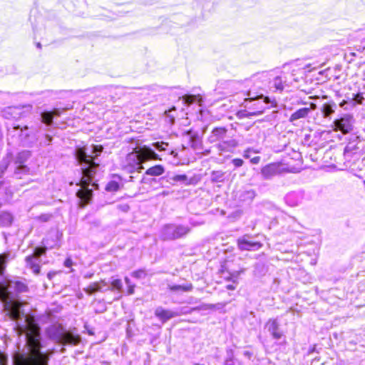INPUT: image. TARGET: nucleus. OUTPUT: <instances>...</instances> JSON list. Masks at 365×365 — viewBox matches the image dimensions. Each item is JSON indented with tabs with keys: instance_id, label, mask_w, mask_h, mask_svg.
I'll return each instance as SVG.
<instances>
[{
	"instance_id": "obj_1",
	"label": "nucleus",
	"mask_w": 365,
	"mask_h": 365,
	"mask_svg": "<svg viewBox=\"0 0 365 365\" xmlns=\"http://www.w3.org/2000/svg\"><path fill=\"white\" fill-rule=\"evenodd\" d=\"M29 291L28 284L19 277L4 278L0 281V301L4 310L11 321L16 322V327L25 332L26 343L23 349L16 354V365H48L53 351L47 349L38 326L32 328L28 326V318L21 309V294Z\"/></svg>"
},
{
	"instance_id": "obj_2",
	"label": "nucleus",
	"mask_w": 365,
	"mask_h": 365,
	"mask_svg": "<svg viewBox=\"0 0 365 365\" xmlns=\"http://www.w3.org/2000/svg\"><path fill=\"white\" fill-rule=\"evenodd\" d=\"M102 151L101 145H91V150L88 148L84 147H78L75 150V158L81 165L82 173V185L76 192V197L81 207L90 203L93 198V189L89 188V185L92 184L99 168V163L97 160Z\"/></svg>"
},
{
	"instance_id": "obj_3",
	"label": "nucleus",
	"mask_w": 365,
	"mask_h": 365,
	"mask_svg": "<svg viewBox=\"0 0 365 365\" xmlns=\"http://www.w3.org/2000/svg\"><path fill=\"white\" fill-rule=\"evenodd\" d=\"M168 145V143L158 141L152 143L151 147L143 145L135 149L127 154L125 157L123 165L124 171L131 174L140 173L144 169L143 166L144 162L160 159L159 155L155 153V150L166 151Z\"/></svg>"
},
{
	"instance_id": "obj_4",
	"label": "nucleus",
	"mask_w": 365,
	"mask_h": 365,
	"mask_svg": "<svg viewBox=\"0 0 365 365\" xmlns=\"http://www.w3.org/2000/svg\"><path fill=\"white\" fill-rule=\"evenodd\" d=\"M247 85L253 83L254 88L264 90L268 85L269 90L273 92L282 93L285 86H289L287 77L284 74L277 76L271 79V74L267 71L257 73L250 78L245 80Z\"/></svg>"
},
{
	"instance_id": "obj_5",
	"label": "nucleus",
	"mask_w": 365,
	"mask_h": 365,
	"mask_svg": "<svg viewBox=\"0 0 365 365\" xmlns=\"http://www.w3.org/2000/svg\"><path fill=\"white\" fill-rule=\"evenodd\" d=\"M8 140L9 144L31 148L37 143V133L27 125H14L8 129Z\"/></svg>"
},
{
	"instance_id": "obj_6",
	"label": "nucleus",
	"mask_w": 365,
	"mask_h": 365,
	"mask_svg": "<svg viewBox=\"0 0 365 365\" xmlns=\"http://www.w3.org/2000/svg\"><path fill=\"white\" fill-rule=\"evenodd\" d=\"M247 98L244 101V106L246 108L252 110V115H258L263 113L266 108L273 107L276 105L275 101H270L269 98L264 96L262 93L257 94L250 89L247 92Z\"/></svg>"
},
{
	"instance_id": "obj_7",
	"label": "nucleus",
	"mask_w": 365,
	"mask_h": 365,
	"mask_svg": "<svg viewBox=\"0 0 365 365\" xmlns=\"http://www.w3.org/2000/svg\"><path fill=\"white\" fill-rule=\"evenodd\" d=\"M46 337L56 344L76 345L79 341L78 336L70 334L60 324H53L44 330Z\"/></svg>"
},
{
	"instance_id": "obj_8",
	"label": "nucleus",
	"mask_w": 365,
	"mask_h": 365,
	"mask_svg": "<svg viewBox=\"0 0 365 365\" xmlns=\"http://www.w3.org/2000/svg\"><path fill=\"white\" fill-rule=\"evenodd\" d=\"M264 331L274 341V345L277 346L287 345L285 331L280 324L278 317L269 319L264 325Z\"/></svg>"
},
{
	"instance_id": "obj_9",
	"label": "nucleus",
	"mask_w": 365,
	"mask_h": 365,
	"mask_svg": "<svg viewBox=\"0 0 365 365\" xmlns=\"http://www.w3.org/2000/svg\"><path fill=\"white\" fill-rule=\"evenodd\" d=\"M191 232L189 225L182 224H166L160 230V237L163 240H175L183 238Z\"/></svg>"
},
{
	"instance_id": "obj_10",
	"label": "nucleus",
	"mask_w": 365,
	"mask_h": 365,
	"mask_svg": "<svg viewBox=\"0 0 365 365\" xmlns=\"http://www.w3.org/2000/svg\"><path fill=\"white\" fill-rule=\"evenodd\" d=\"M46 254V251L40 247H36L32 255L27 256L25 259L26 266L32 269L33 272L38 274L41 272V257Z\"/></svg>"
},
{
	"instance_id": "obj_11",
	"label": "nucleus",
	"mask_w": 365,
	"mask_h": 365,
	"mask_svg": "<svg viewBox=\"0 0 365 365\" xmlns=\"http://www.w3.org/2000/svg\"><path fill=\"white\" fill-rule=\"evenodd\" d=\"M354 118L349 114H345L334 120V130L341 131L343 134H347L353 130Z\"/></svg>"
},
{
	"instance_id": "obj_12",
	"label": "nucleus",
	"mask_w": 365,
	"mask_h": 365,
	"mask_svg": "<svg viewBox=\"0 0 365 365\" xmlns=\"http://www.w3.org/2000/svg\"><path fill=\"white\" fill-rule=\"evenodd\" d=\"M238 141L232 137L227 136L220 143L215 144V148L220 155L232 153L238 146Z\"/></svg>"
},
{
	"instance_id": "obj_13",
	"label": "nucleus",
	"mask_w": 365,
	"mask_h": 365,
	"mask_svg": "<svg viewBox=\"0 0 365 365\" xmlns=\"http://www.w3.org/2000/svg\"><path fill=\"white\" fill-rule=\"evenodd\" d=\"M282 173V166L279 163H272L262 167L260 174L263 180H270L274 177Z\"/></svg>"
},
{
	"instance_id": "obj_14",
	"label": "nucleus",
	"mask_w": 365,
	"mask_h": 365,
	"mask_svg": "<svg viewBox=\"0 0 365 365\" xmlns=\"http://www.w3.org/2000/svg\"><path fill=\"white\" fill-rule=\"evenodd\" d=\"M237 245L240 250L257 251L262 247L259 241H255L249 235H244L237 240Z\"/></svg>"
},
{
	"instance_id": "obj_15",
	"label": "nucleus",
	"mask_w": 365,
	"mask_h": 365,
	"mask_svg": "<svg viewBox=\"0 0 365 365\" xmlns=\"http://www.w3.org/2000/svg\"><path fill=\"white\" fill-rule=\"evenodd\" d=\"M31 156L30 151H22L19 153L18 161L19 164L16 165L14 171V176L16 178H22L23 175H27L29 173V168L23 163L24 160H26Z\"/></svg>"
},
{
	"instance_id": "obj_16",
	"label": "nucleus",
	"mask_w": 365,
	"mask_h": 365,
	"mask_svg": "<svg viewBox=\"0 0 365 365\" xmlns=\"http://www.w3.org/2000/svg\"><path fill=\"white\" fill-rule=\"evenodd\" d=\"M284 202L289 207H297L305 199V192L302 190L292 191L284 196Z\"/></svg>"
},
{
	"instance_id": "obj_17",
	"label": "nucleus",
	"mask_w": 365,
	"mask_h": 365,
	"mask_svg": "<svg viewBox=\"0 0 365 365\" xmlns=\"http://www.w3.org/2000/svg\"><path fill=\"white\" fill-rule=\"evenodd\" d=\"M215 308L214 304H201L200 306H197L195 307H178L175 309V313H177V317H180L181 315L184 314H192L194 312H200V311H207L213 309Z\"/></svg>"
},
{
	"instance_id": "obj_18",
	"label": "nucleus",
	"mask_w": 365,
	"mask_h": 365,
	"mask_svg": "<svg viewBox=\"0 0 365 365\" xmlns=\"http://www.w3.org/2000/svg\"><path fill=\"white\" fill-rule=\"evenodd\" d=\"M227 133L228 130L225 127H215L211 131L207 140L210 143H219L228 136Z\"/></svg>"
},
{
	"instance_id": "obj_19",
	"label": "nucleus",
	"mask_w": 365,
	"mask_h": 365,
	"mask_svg": "<svg viewBox=\"0 0 365 365\" xmlns=\"http://www.w3.org/2000/svg\"><path fill=\"white\" fill-rule=\"evenodd\" d=\"M155 316L158 318L163 324H165L168 320L176 317L177 313H175V309H167L162 307H158L155 309Z\"/></svg>"
},
{
	"instance_id": "obj_20",
	"label": "nucleus",
	"mask_w": 365,
	"mask_h": 365,
	"mask_svg": "<svg viewBox=\"0 0 365 365\" xmlns=\"http://www.w3.org/2000/svg\"><path fill=\"white\" fill-rule=\"evenodd\" d=\"M61 114V111L59 108H54L51 111H44L41 115V123L46 127H50L53 123V118L58 117Z\"/></svg>"
},
{
	"instance_id": "obj_21",
	"label": "nucleus",
	"mask_w": 365,
	"mask_h": 365,
	"mask_svg": "<svg viewBox=\"0 0 365 365\" xmlns=\"http://www.w3.org/2000/svg\"><path fill=\"white\" fill-rule=\"evenodd\" d=\"M124 185L122 178L118 175H113L105 187L107 192H115L120 190Z\"/></svg>"
},
{
	"instance_id": "obj_22",
	"label": "nucleus",
	"mask_w": 365,
	"mask_h": 365,
	"mask_svg": "<svg viewBox=\"0 0 365 365\" xmlns=\"http://www.w3.org/2000/svg\"><path fill=\"white\" fill-rule=\"evenodd\" d=\"M187 180V176L185 174H180V175H174L172 176L168 175L165 177L160 178L159 179V181L160 182V184L164 186V182H170V184L174 185L176 182H184L185 184H187L186 182Z\"/></svg>"
},
{
	"instance_id": "obj_23",
	"label": "nucleus",
	"mask_w": 365,
	"mask_h": 365,
	"mask_svg": "<svg viewBox=\"0 0 365 365\" xmlns=\"http://www.w3.org/2000/svg\"><path fill=\"white\" fill-rule=\"evenodd\" d=\"M239 83L234 80H221L217 82V89H223V93L228 94L233 92V88Z\"/></svg>"
},
{
	"instance_id": "obj_24",
	"label": "nucleus",
	"mask_w": 365,
	"mask_h": 365,
	"mask_svg": "<svg viewBox=\"0 0 365 365\" xmlns=\"http://www.w3.org/2000/svg\"><path fill=\"white\" fill-rule=\"evenodd\" d=\"M336 107V104L332 101L324 103L320 109L323 117L331 119V115L335 113Z\"/></svg>"
},
{
	"instance_id": "obj_25",
	"label": "nucleus",
	"mask_w": 365,
	"mask_h": 365,
	"mask_svg": "<svg viewBox=\"0 0 365 365\" xmlns=\"http://www.w3.org/2000/svg\"><path fill=\"white\" fill-rule=\"evenodd\" d=\"M185 135L189 139L190 145L195 150L199 149L201 146V140L198 133L189 130L185 133Z\"/></svg>"
},
{
	"instance_id": "obj_26",
	"label": "nucleus",
	"mask_w": 365,
	"mask_h": 365,
	"mask_svg": "<svg viewBox=\"0 0 365 365\" xmlns=\"http://www.w3.org/2000/svg\"><path fill=\"white\" fill-rule=\"evenodd\" d=\"M310 113V108H307V107L301 108L296 111H294L289 117V122L294 123L296 120H298L301 118H305L308 116Z\"/></svg>"
},
{
	"instance_id": "obj_27",
	"label": "nucleus",
	"mask_w": 365,
	"mask_h": 365,
	"mask_svg": "<svg viewBox=\"0 0 365 365\" xmlns=\"http://www.w3.org/2000/svg\"><path fill=\"white\" fill-rule=\"evenodd\" d=\"M256 196V192L254 190H245L239 192L238 198L240 202L250 203Z\"/></svg>"
},
{
	"instance_id": "obj_28",
	"label": "nucleus",
	"mask_w": 365,
	"mask_h": 365,
	"mask_svg": "<svg viewBox=\"0 0 365 365\" xmlns=\"http://www.w3.org/2000/svg\"><path fill=\"white\" fill-rule=\"evenodd\" d=\"M101 284H103V286H107V284L104 281H101V282H93L85 289V292L88 294H92L96 292H103L109 289V287L106 289H103Z\"/></svg>"
},
{
	"instance_id": "obj_29",
	"label": "nucleus",
	"mask_w": 365,
	"mask_h": 365,
	"mask_svg": "<svg viewBox=\"0 0 365 365\" xmlns=\"http://www.w3.org/2000/svg\"><path fill=\"white\" fill-rule=\"evenodd\" d=\"M53 138L48 134H44L41 132V129L37 132V143L40 147L49 145L52 142Z\"/></svg>"
},
{
	"instance_id": "obj_30",
	"label": "nucleus",
	"mask_w": 365,
	"mask_h": 365,
	"mask_svg": "<svg viewBox=\"0 0 365 365\" xmlns=\"http://www.w3.org/2000/svg\"><path fill=\"white\" fill-rule=\"evenodd\" d=\"M14 222V216L9 212H0V226L9 227Z\"/></svg>"
},
{
	"instance_id": "obj_31",
	"label": "nucleus",
	"mask_w": 365,
	"mask_h": 365,
	"mask_svg": "<svg viewBox=\"0 0 365 365\" xmlns=\"http://www.w3.org/2000/svg\"><path fill=\"white\" fill-rule=\"evenodd\" d=\"M165 170L162 165H155L149 168L145 173V175L158 177L162 175Z\"/></svg>"
},
{
	"instance_id": "obj_32",
	"label": "nucleus",
	"mask_w": 365,
	"mask_h": 365,
	"mask_svg": "<svg viewBox=\"0 0 365 365\" xmlns=\"http://www.w3.org/2000/svg\"><path fill=\"white\" fill-rule=\"evenodd\" d=\"M267 272V267L264 262H257L254 264L253 274L256 277H261Z\"/></svg>"
},
{
	"instance_id": "obj_33",
	"label": "nucleus",
	"mask_w": 365,
	"mask_h": 365,
	"mask_svg": "<svg viewBox=\"0 0 365 365\" xmlns=\"http://www.w3.org/2000/svg\"><path fill=\"white\" fill-rule=\"evenodd\" d=\"M224 365H242L241 361L235 357L233 349H227Z\"/></svg>"
},
{
	"instance_id": "obj_34",
	"label": "nucleus",
	"mask_w": 365,
	"mask_h": 365,
	"mask_svg": "<svg viewBox=\"0 0 365 365\" xmlns=\"http://www.w3.org/2000/svg\"><path fill=\"white\" fill-rule=\"evenodd\" d=\"M21 113V108L19 107H8L4 110V116L6 118H18Z\"/></svg>"
},
{
	"instance_id": "obj_35",
	"label": "nucleus",
	"mask_w": 365,
	"mask_h": 365,
	"mask_svg": "<svg viewBox=\"0 0 365 365\" xmlns=\"http://www.w3.org/2000/svg\"><path fill=\"white\" fill-rule=\"evenodd\" d=\"M225 173L222 170H214L210 174L212 182H222L225 180Z\"/></svg>"
},
{
	"instance_id": "obj_36",
	"label": "nucleus",
	"mask_w": 365,
	"mask_h": 365,
	"mask_svg": "<svg viewBox=\"0 0 365 365\" xmlns=\"http://www.w3.org/2000/svg\"><path fill=\"white\" fill-rule=\"evenodd\" d=\"M11 161V158L6 156L0 161V178H1L8 169Z\"/></svg>"
},
{
	"instance_id": "obj_37",
	"label": "nucleus",
	"mask_w": 365,
	"mask_h": 365,
	"mask_svg": "<svg viewBox=\"0 0 365 365\" xmlns=\"http://www.w3.org/2000/svg\"><path fill=\"white\" fill-rule=\"evenodd\" d=\"M147 273L145 269H139L138 270L133 271L131 273V276L136 279H143L146 277Z\"/></svg>"
},
{
	"instance_id": "obj_38",
	"label": "nucleus",
	"mask_w": 365,
	"mask_h": 365,
	"mask_svg": "<svg viewBox=\"0 0 365 365\" xmlns=\"http://www.w3.org/2000/svg\"><path fill=\"white\" fill-rule=\"evenodd\" d=\"M111 289H115L119 292L122 291L123 289V284L122 281L120 279H114L111 282Z\"/></svg>"
},
{
	"instance_id": "obj_39",
	"label": "nucleus",
	"mask_w": 365,
	"mask_h": 365,
	"mask_svg": "<svg viewBox=\"0 0 365 365\" xmlns=\"http://www.w3.org/2000/svg\"><path fill=\"white\" fill-rule=\"evenodd\" d=\"M124 280L128 287L127 294L128 295L133 294L135 291V285L131 282V280L128 277H125Z\"/></svg>"
},
{
	"instance_id": "obj_40",
	"label": "nucleus",
	"mask_w": 365,
	"mask_h": 365,
	"mask_svg": "<svg viewBox=\"0 0 365 365\" xmlns=\"http://www.w3.org/2000/svg\"><path fill=\"white\" fill-rule=\"evenodd\" d=\"M245 269H241L240 270L234 271L232 273H230V276L227 277V279L231 281L235 280L237 282V279L240 274L245 272Z\"/></svg>"
},
{
	"instance_id": "obj_41",
	"label": "nucleus",
	"mask_w": 365,
	"mask_h": 365,
	"mask_svg": "<svg viewBox=\"0 0 365 365\" xmlns=\"http://www.w3.org/2000/svg\"><path fill=\"white\" fill-rule=\"evenodd\" d=\"M231 163L233 165L234 168L237 169L242 167L244 165L245 162L241 158H233L231 160Z\"/></svg>"
},
{
	"instance_id": "obj_42",
	"label": "nucleus",
	"mask_w": 365,
	"mask_h": 365,
	"mask_svg": "<svg viewBox=\"0 0 365 365\" xmlns=\"http://www.w3.org/2000/svg\"><path fill=\"white\" fill-rule=\"evenodd\" d=\"M6 265V258L4 255H0V274H3Z\"/></svg>"
},
{
	"instance_id": "obj_43",
	"label": "nucleus",
	"mask_w": 365,
	"mask_h": 365,
	"mask_svg": "<svg viewBox=\"0 0 365 365\" xmlns=\"http://www.w3.org/2000/svg\"><path fill=\"white\" fill-rule=\"evenodd\" d=\"M253 153H256V152L252 148H249L246 149L245 150H244L242 156L245 159H250V158H251V154Z\"/></svg>"
},
{
	"instance_id": "obj_44",
	"label": "nucleus",
	"mask_w": 365,
	"mask_h": 365,
	"mask_svg": "<svg viewBox=\"0 0 365 365\" xmlns=\"http://www.w3.org/2000/svg\"><path fill=\"white\" fill-rule=\"evenodd\" d=\"M181 292H190L193 289V286L191 283H187L185 284H180Z\"/></svg>"
},
{
	"instance_id": "obj_45",
	"label": "nucleus",
	"mask_w": 365,
	"mask_h": 365,
	"mask_svg": "<svg viewBox=\"0 0 365 365\" xmlns=\"http://www.w3.org/2000/svg\"><path fill=\"white\" fill-rule=\"evenodd\" d=\"M203 222H199L193 218H190L189 220V227H191V229L192 227H197V226H200L201 225H202Z\"/></svg>"
},
{
	"instance_id": "obj_46",
	"label": "nucleus",
	"mask_w": 365,
	"mask_h": 365,
	"mask_svg": "<svg viewBox=\"0 0 365 365\" xmlns=\"http://www.w3.org/2000/svg\"><path fill=\"white\" fill-rule=\"evenodd\" d=\"M140 183L144 184H152L153 182H156L155 178H150L146 176H143L140 179Z\"/></svg>"
},
{
	"instance_id": "obj_47",
	"label": "nucleus",
	"mask_w": 365,
	"mask_h": 365,
	"mask_svg": "<svg viewBox=\"0 0 365 365\" xmlns=\"http://www.w3.org/2000/svg\"><path fill=\"white\" fill-rule=\"evenodd\" d=\"M168 288L170 291L173 292L181 291L180 284H168Z\"/></svg>"
},
{
	"instance_id": "obj_48",
	"label": "nucleus",
	"mask_w": 365,
	"mask_h": 365,
	"mask_svg": "<svg viewBox=\"0 0 365 365\" xmlns=\"http://www.w3.org/2000/svg\"><path fill=\"white\" fill-rule=\"evenodd\" d=\"M364 99V97L361 94H359L357 96H356L355 98L354 99V104H362Z\"/></svg>"
},
{
	"instance_id": "obj_49",
	"label": "nucleus",
	"mask_w": 365,
	"mask_h": 365,
	"mask_svg": "<svg viewBox=\"0 0 365 365\" xmlns=\"http://www.w3.org/2000/svg\"><path fill=\"white\" fill-rule=\"evenodd\" d=\"M293 104L297 105V106H299V105L307 106L308 102L303 101L300 98H296V100H295L294 103H293Z\"/></svg>"
},
{
	"instance_id": "obj_50",
	"label": "nucleus",
	"mask_w": 365,
	"mask_h": 365,
	"mask_svg": "<svg viewBox=\"0 0 365 365\" xmlns=\"http://www.w3.org/2000/svg\"><path fill=\"white\" fill-rule=\"evenodd\" d=\"M232 284H229L226 286V289L228 290H235L236 289V284L237 282L235 280L232 281Z\"/></svg>"
},
{
	"instance_id": "obj_51",
	"label": "nucleus",
	"mask_w": 365,
	"mask_h": 365,
	"mask_svg": "<svg viewBox=\"0 0 365 365\" xmlns=\"http://www.w3.org/2000/svg\"><path fill=\"white\" fill-rule=\"evenodd\" d=\"M261 160V157L259 156H255L254 158H250V161L253 165H257Z\"/></svg>"
},
{
	"instance_id": "obj_52",
	"label": "nucleus",
	"mask_w": 365,
	"mask_h": 365,
	"mask_svg": "<svg viewBox=\"0 0 365 365\" xmlns=\"http://www.w3.org/2000/svg\"><path fill=\"white\" fill-rule=\"evenodd\" d=\"M63 264H64V266H65L66 267L69 268V267H71L72 266V264H73V261H72V259H71V258H69V257H68V258H66V259H65V261H64Z\"/></svg>"
},
{
	"instance_id": "obj_53",
	"label": "nucleus",
	"mask_w": 365,
	"mask_h": 365,
	"mask_svg": "<svg viewBox=\"0 0 365 365\" xmlns=\"http://www.w3.org/2000/svg\"><path fill=\"white\" fill-rule=\"evenodd\" d=\"M309 107H307V108H310V112L312 110H314L317 109V105L314 103H312V102H308V105Z\"/></svg>"
},
{
	"instance_id": "obj_54",
	"label": "nucleus",
	"mask_w": 365,
	"mask_h": 365,
	"mask_svg": "<svg viewBox=\"0 0 365 365\" xmlns=\"http://www.w3.org/2000/svg\"><path fill=\"white\" fill-rule=\"evenodd\" d=\"M119 207L123 212H128L130 209V207L128 205H119Z\"/></svg>"
},
{
	"instance_id": "obj_55",
	"label": "nucleus",
	"mask_w": 365,
	"mask_h": 365,
	"mask_svg": "<svg viewBox=\"0 0 365 365\" xmlns=\"http://www.w3.org/2000/svg\"><path fill=\"white\" fill-rule=\"evenodd\" d=\"M244 356L247 357L248 359H250L252 356V354L249 351H245L243 353Z\"/></svg>"
},
{
	"instance_id": "obj_56",
	"label": "nucleus",
	"mask_w": 365,
	"mask_h": 365,
	"mask_svg": "<svg viewBox=\"0 0 365 365\" xmlns=\"http://www.w3.org/2000/svg\"><path fill=\"white\" fill-rule=\"evenodd\" d=\"M304 69L307 70L308 71H312V70H314L315 68H312L311 67V64H307L304 68Z\"/></svg>"
},
{
	"instance_id": "obj_57",
	"label": "nucleus",
	"mask_w": 365,
	"mask_h": 365,
	"mask_svg": "<svg viewBox=\"0 0 365 365\" xmlns=\"http://www.w3.org/2000/svg\"><path fill=\"white\" fill-rule=\"evenodd\" d=\"M360 38H361L362 43H365V32H361L359 35Z\"/></svg>"
},
{
	"instance_id": "obj_58",
	"label": "nucleus",
	"mask_w": 365,
	"mask_h": 365,
	"mask_svg": "<svg viewBox=\"0 0 365 365\" xmlns=\"http://www.w3.org/2000/svg\"><path fill=\"white\" fill-rule=\"evenodd\" d=\"M261 341H262V343L263 346H264L265 348H267V347L269 346V345H268V340L264 339V340H262Z\"/></svg>"
},
{
	"instance_id": "obj_59",
	"label": "nucleus",
	"mask_w": 365,
	"mask_h": 365,
	"mask_svg": "<svg viewBox=\"0 0 365 365\" xmlns=\"http://www.w3.org/2000/svg\"><path fill=\"white\" fill-rule=\"evenodd\" d=\"M135 176L133 175H130L129 176V179L128 180V181H131V182H133L134 181V179H135Z\"/></svg>"
},
{
	"instance_id": "obj_60",
	"label": "nucleus",
	"mask_w": 365,
	"mask_h": 365,
	"mask_svg": "<svg viewBox=\"0 0 365 365\" xmlns=\"http://www.w3.org/2000/svg\"><path fill=\"white\" fill-rule=\"evenodd\" d=\"M346 103V102L344 100V101H342L340 103L339 106H340L341 108H344V105H345V103Z\"/></svg>"
},
{
	"instance_id": "obj_61",
	"label": "nucleus",
	"mask_w": 365,
	"mask_h": 365,
	"mask_svg": "<svg viewBox=\"0 0 365 365\" xmlns=\"http://www.w3.org/2000/svg\"><path fill=\"white\" fill-rule=\"evenodd\" d=\"M36 46L38 48H41V44L40 43H36Z\"/></svg>"
},
{
	"instance_id": "obj_62",
	"label": "nucleus",
	"mask_w": 365,
	"mask_h": 365,
	"mask_svg": "<svg viewBox=\"0 0 365 365\" xmlns=\"http://www.w3.org/2000/svg\"><path fill=\"white\" fill-rule=\"evenodd\" d=\"M170 154H171V155H173L175 156V155H177V153H175L174 150H172V151L170 152Z\"/></svg>"
},
{
	"instance_id": "obj_63",
	"label": "nucleus",
	"mask_w": 365,
	"mask_h": 365,
	"mask_svg": "<svg viewBox=\"0 0 365 365\" xmlns=\"http://www.w3.org/2000/svg\"><path fill=\"white\" fill-rule=\"evenodd\" d=\"M92 275H93V274H86V277L90 278V277H92Z\"/></svg>"
}]
</instances>
